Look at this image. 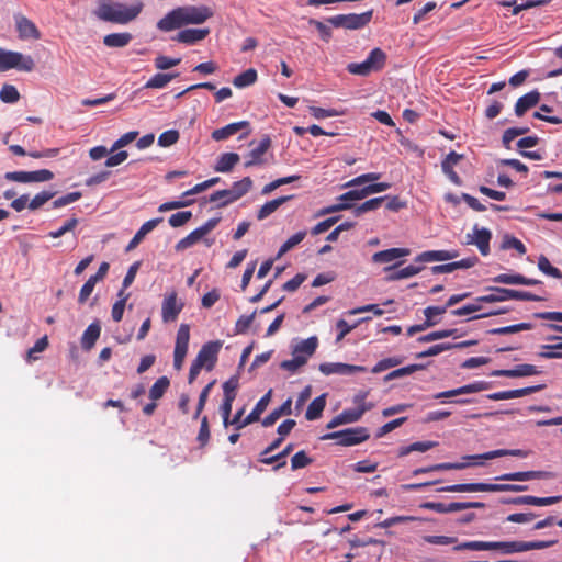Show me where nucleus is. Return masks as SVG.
Listing matches in <instances>:
<instances>
[{"label":"nucleus","mask_w":562,"mask_h":562,"mask_svg":"<svg viewBox=\"0 0 562 562\" xmlns=\"http://www.w3.org/2000/svg\"><path fill=\"white\" fill-rule=\"evenodd\" d=\"M144 9L142 0L122 2L114 0H98L93 15L103 22L125 25L136 20Z\"/></svg>","instance_id":"obj_1"},{"label":"nucleus","mask_w":562,"mask_h":562,"mask_svg":"<svg viewBox=\"0 0 562 562\" xmlns=\"http://www.w3.org/2000/svg\"><path fill=\"white\" fill-rule=\"evenodd\" d=\"M213 15L206 5H184L168 12L157 22V27L162 32H170L188 24H201Z\"/></svg>","instance_id":"obj_2"},{"label":"nucleus","mask_w":562,"mask_h":562,"mask_svg":"<svg viewBox=\"0 0 562 562\" xmlns=\"http://www.w3.org/2000/svg\"><path fill=\"white\" fill-rule=\"evenodd\" d=\"M223 346L222 340H214L204 344L193 360L189 371V383H192L199 375L200 371L205 368L207 371L213 370L216 364L220 350Z\"/></svg>","instance_id":"obj_3"},{"label":"nucleus","mask_w":562,"mask_h":562,"mask_svg":"<svg viewBox=\"0 0 562 562\" xmlns=\"http://www.w3.org/2000/svg\"><path fill=\"white\" fill-rule=\"evenodd\" d=\"M526 485L492 484V483H460L441 487L440 492L473 493V492H524Z\"/></svg>","instance_id":"obj_4"},{"label":"nucleus","mask_w":562,"mask_h":562,"mask_svg":"<svg viewBox=\"0 0 562 562\" xmlns=\"http://www.w3.org/2000/svg\"><path fill=\"white\" fill-rule=\"evenodd\" d=\"M487 290H490L491 293L486 294V295L479 296L477 302L496 303V302H505V301H509V300L539 302V301L543 300L542 296L532 294L527 291H518V290L497 288V286H491Z\"/></svg>","instance_id":"obj_5"},{"label":"nucleus","mask_w":562,"mask_h":562,"mask_svg":"<svg viewBox=\"0 0 562 562\" xmlns=\"http://www.w3.org/2000/svg\"><path fill=\"white\" fill-rule=\"evenodd\" d=\"M34 67L35 63L32 56L24 55L20 52L0 48V72L8 71L10 69L30 72Z\"/></svg>","instance_id":"obj_6"},{"label":"nucleus","mask_w":562,"mask_h":562,"mask_svg":"<svg viewBox=\"0 0 562 562\" xmlns=\"http://www.w3.org/2000/svg\"><path fill=\"white\" fill-rule=\"evenodd\" d=\"M385 60V53L380 48H374L363 61L348 64L347 70L352 75L368 76L373 71L382 69Z\"/></svg>","instance_id":"obj_7"},{"label":"nucleus","mask_w":562,"mask_h":562,"mask_svg":"<svg viewBox=\"0 0 562 562\" xmlns=\"http://www.w3.org/2000/svg\"><path fill=\"white\" fill-rule=\"evenodd\" d=\"M370 437L369 430L366 427L347 428L339 431L325 434L321 437L322 440H336L337 445L344 447H351L359 445Z\"/></svg>","instance_id":"obj_8"},{"label":"nucleus","mask_w":562,"mask_h":562,"mask_svg":"<svg viewBox=\"0 0 562 562\" xmlns=\"http://www.w3.org/2000/svg\"><path fill=\"white\" fill-rule=\"evenodd\" d=\"M272 390H269L255 405L254 409H249V414L243 419L244 408L239 409L233 417L231 424L236 427V429H241L257 420H259L260 415L267 408L270 400H271Z\"/></svg>","instance_id":"obj_9"},{"label":"nucleus","mask_w":562,"mask_h":562,"mask_svg":"<svg viewBox=\"0 0 562 562\" xmlns=\"http://www.w3.org/2000/svg\"><path fill=\"white\" fill-rule=\"evenodd\" d=\"M372 10L361 14L349 13L338 14L328 19V22L335 27H344L348 30H358L366 26L372 19Z\"/></svg>","instance_id":"obj_10"},{"label":"nucleus","mask_w":562,"mask_h":562,"mask_svg":"<svg viewBox=\"0 0 562 562\" xmlns=\"http://www.w3.org/2000/svg\"><path fill=\"white\" fill-rule=\"evenodd\" d=\"M190 339V327L187 324H181L176 338L175 351H173V367L176 370L182 368L184 358L188 352Z\"/></svg>","instance_id":"obj_11"},{"label":"nucleus","mask_w":562,"mask_h":562,"mask_svg":"<svg viewBox=\"0 0 562 562\" xmlns=\"http://www.w3.org/2000/svg\"><path fill=\"white\" fill-rule=\"evenodd\" d=\"M53 178L54 173L47 169L35 171H11L5 173V179L21 183L45 182Z\"/></svg>","instance_id":"obj_12"},{"label":"nucleus","mask_w":562,"mask_h":562,"mask_svg":"<svg viewBox=\"0 0 562 562\" xmlns=\"http://www.w3.org/2000/svg\"><path fill=\"white\" fill-rule=\"evenodd\" d=\"M15 23V30L18 32V36L22 41L29 40H40L42 34L37 26L30 19L24 16L23 14H14L13 16Z\"/></svg>","instance_id":"obj_13"},{"label":"nucleus","mask_w":562,"mask_h":562,"mask_svg":"<svg viewBox=\"0 0 562 562\" xmlns=\"http://www.w3.org/2000/svg\"><path fill=\"white\" fill-rule=\"evenodd\" d=\"M319 371L325 375H351L358 372H366L367 369L362 366L347 364L341 362H324L319 364Z\"/></svg>","instance_id":"obj_14"},{"label":"nucleus","mask_w":562,"mask_h":562,"mask_svg":"<svg viewBox=\"0 0 562 562\" xmlns=\"http://www.w3.org/2000/svg\"><path fill=\"white\" fill-rule=\"evenodd\" d=\"M183 308V303L178 302L177 293L168 294L162 302L161 317L165 323L173 322Z\"/></svg>","instance_id":"obj_15"},{"label":"nucleus","mask_w":562,"mask_h":562,"mask_svg":"<svg viewBox=\"0 0 562 562\" xmlns=\"http://www.w3.org/2000/svg\"><path fill=\"white\" fill-rule=\"evenodd\" d=\"M488 387V383L485 381H475L473 383L465 384L463 386H460L458 389L445 391L435 394L432 397L436 400L441 398H448V397H454L462 394H471V393H477L481 391H484Z\"/></svg>","instance_id":"obj_16"},{"label":"nucleus","mask_w":562,"mask_h":562,"mask_svg":"<svg viewBox=\"0 0 562 562\" xmlns=\"http://www.w3.org/2000/svg\"><path fill=\"white\" fill-rule=\"evenodd\" d=\"M271 146V139L266 136L263 137L260 143L250 150V153L247 155L245 160V167L249 168L252 166H259L265 164V154Z\"/></svg>","instance_id":"obj_17"},{"label":"nucleus","mask_w":562,"mask_h":562,"mask_svg":"<svg viewBox=\"0 0 562 562\" xmlns=\"http://www.w3.org/2000/svg\"><path fill=\"white\" fill-rule=\"evenodd\" d=\"M542 385H535V386H528L517 390H508V391H501L491 393L487 395V398L491 401H504V400H512V398H518L526 395H529L531 393L538 392L542 389Z\"/></svg>","instance_id":"obj_18"},{"label":"nucleus","mask_w":562,"mask_h":562,"mask_svg":"<svg viewBox=\"0 0 562 562\" xmlns=\"http://www.w3.org/2000/svg\"><path fill=\"white\" fill-rule=\"evenodd\" d=\"M318 346L316 336L300 340L292 347V356H299L305 359V362L314 355Z\"/></svg>","instance_id":"obj_19"},{"label":"nucleus","mask_w":562,"mask_h":562,"mask_svg":"<svg viewBox=\"0 0 562 562\" xmlns=\"http://www.w3.org/2000/svg\"><path fill=\"white\" fill-rule=\"evenodd\" d=\"M462 159V155L456 151H450L441 162L442 172L449 178L451 182L457 186L461 184V179L453 170V167Z\"/></svg>","instance_id":"obj_20"},{"label":"nucleus","mask_w":562,"mask_h":562,"mask_svg":"<svg viewBox=\"0 0 562 562\" xmlns=\"http://www.w3.org/2000/svg\"><path fill=\"white\" fill-rule=\"evenodd\" d=\"M562 496L537 497L531 495L517 496L508 501L515 505H533V506H549L559 503Z\"/></svg>","instance_id":"obj_21"},{"label":"nucleus","mask_w":562,"mask_h":562,"mask_svg":"<svg viewBox=\"0 0 562 562\" xmlns=\"http://www.w3.org/2000/svg\"><path fill=\"white\" fill-rule=\"evenodd\" d=\"M539 371L533 364H518L513 369L508 370H496L493 372L494 376H506V378H520V376H531L538 374Z\"/></svg>","instance_id":"obj_22"},{"label":"nucleus","mask_w":562,"mask_h":562,"mask_svg":"<svg viewBox=\"0 0 562 562\" xmlns=\"http://www.w3.org/2000/svg\"><path fill=\"white\" fill-rule=\"evenodd\" d=\"M209 33V29H186L180 31L173 40L179 43L192 45L204 40Z\"/></svg>","instance_id":"obj_23"},{"label":"nucleus","mask_w":562,"mask_h":562,"mask_svg":"<svg viewBox=\"0 0 562 562\" xmlns=\"http://www.w3.org/2000/svg\"><path fill=\"white\" fill-rule=\"evenodd\" d=\"M459 256L457 250H428L419 254L416 261L432 262V261H447L454 259Z\"/></svg>","instance_id":"obj_24"},{"label":"nucleus","mask_w":562,"mask_h":562,"mask_svg":"<svg viewBox=\"0 0 562 562\" xmlns=\"http://www.w3.org/2000/svg\"><path fill=\"white\" fill-rule=\"evenodd\" d=\"M540 101V93L537 90L530 91L520 97L515 104V114L522 116L528 110L536 106Z\"/></svg>","instance_id":"obj_25"},{"label":"nucleus","mask_w":562,"mask_h":562,"mask_svg":"<svg viewBox=\"0 0 562 562\" xmlns=\"http://www.w3.org/2000/svg\"><path fill=\"white\" fill-rule=\"evenodd\" d=\"M249 123L247 121H240L227 124L224 127L217 128L212 132V138L216 142L225 140L231 136L237 134L239 131L244 128H248Z\"/></svg>","instance_id":"obj_26"},{"label":"nucleus","mask_w":562,"mask_h":562,"mask_svg":"<svg viewBox=\"0 0 562 562\" xmlns=\"http://www.w3.org/2000/svg\"><path fill=\"white\" fill-rule=\"evenodd\" d=\"M409 250L406 248H390L386 250L378 251L372 255L374 263H390L396 259L408 256Z\"/></svg>","instance_id":"obj_27"},{"label":"nucleus","mask_w":562,"mask_h":562,"mask_svg":"<svg viewBox=\"0 0 562 562\" xmlns=\"http://www.w3.org/2000/svg\"><path fill=\"white\" fill-rule=\"evenodd\" d=\"M162 217H157L145 222L136 232L134 237L130 240L126 250L128 251L137 247L138 244L145 238V236L154 231L162 222Z\"/></svg>","instance_id":"obj_28"},{"label":"nucleus","mask_w":562,"mask_h":562,"mask_svg":"<svg viewBox=\"0 0 562 562\" xmlns=\"http://www.w3.org/2000/svg\"><path fill=\"white\" fill-rule=\"evenodd\" d=\"M474 244L482 256L490 254V241L492 239V233L488 228L479 227L474 225Z\"/></svg>","instance_id":"obj_29"},{"label":"nucleus","mask_w":562,"mask_h":562,"mask_svg":"<svg viewBox=\"0 0 562 562\" xmlns=\"http://www.w3.org/2000/svg\"><path fill=\"white\" fill-rule=\"evenodd\" d=\"M505 456H513L519 458H526L528 456V451L521 449H498L492 450L482 454H471L464 456L465 459H495Z\"/></svg>","instance_id":"obj_30"},{"label":"nucleus","mask_w":562,"mask_h":562,"mask_svg":"<svg viewBox=\"0 0 562 562\" xmlns=\"http://www.w3.org/2000/svg\"><path fill=\"white\" fill-rule=\"evenodd\" d=\"M549 476V473L543 471H524V472H513L503 474L496 480L501 481H529V480H539L546 479Z\"/></svg>","instance_id":"obj_31"},{"label":"nucleus","mask_w":562,"mask_h":562,"mask_svg":"<svg viewBox=\"0 0 562 562\" xmlns=\"http://www.w3.org/2000/svg\"><path fill=\"white\" fill-rule=\"evenodd\" d=\"M133 40L128 32L111 33L103 37V44L109 48H122L127 46Z\"/></svg>","instance_id":"obj_32"},{"label":"nucleus","mask_w":562,"mask_h":562,"mask_svg":"<svg viewBox=\"0 0 562 562\" xmlns=\"http://www.w3.org/2000/svg\"><path fill=\"white\" fill-rule=\"evenodd\" d=\"M486 550H497L502 554L520 553V541H486Z\"/></svg>","instance_id":"obj_33"},{"label":"nucleus","mask_w":562,"mask_h":562,"mask_svg":"<svg viewBox=\"0 0 562 562\" xmlns=\"http://www.w3.org/2000/svg\"><path fill=\"white\" fill-rule=\"evenodd\" d=\"M101 334V327L99 323H91L82 334L81 337V347L85 350H90L94 346L95 341L99 339Z\"/></svg>","instance_id":"obj_34"},{"label":"nucleus","mask_w":562,"mask_h":562,"mask_svg":"<svg viewBox=\"0 0 562 562\" xmlns=\"http://www.w3.org/2000/svg\"><path fill=\"white\" fill-rule=\"evenodd\" d=\"M239 159V155L236 153H224L218 157L214 170L217 172H229Z\"/></svg>","instance_id":"obj_35"},{"label":"nucleus","mask_w":562,"mask_h":562,"mask_svg":"<svg viewBox=\"0 0 562 562\" xmlns=\"http://www.w3.org/2000/svg\"><path fill=\"white\" fill-rule=\"evenodd\" d=\"M326 406V394L315 397L307 406L305 417L307 420H316L322 416Z\"/></svg>","instance_id":"obj_36"},{"label":"nucleus","mask_w":562,"mask_h":562,"mask_svg":"<svg viewBox=\"0 0 562 562\" xmlns=\"http://www.w3.org/2000/svg\"><path fill=\"white\" fill-rule=\"evenodd\" d=\"M292 400L288 398L280 407L272 411L262 419V426H272L282 415H290L292 413Z\"/></svg>","instance_id":"obj_37"},{"label":"nucleus","mask_w":562,"mask_h":562,"mask_svg":"<svg viewBox=\"0 0 562 562\" xmlns=\"http://www.w3.org/2000/svg\"><path fill=\"white\" fill-rule=\"evenodd\" d=\"M290 199H292V195L280 196L265 203L258 211L257 218L259 221L265 220L266 217L274 213L282 204H284Z\"/></svg>","instance_id":"obj_38"},{"label":"nucleus","mask_w":562,"mask_h":562,"mask_svg":"<svg viewBox=\"0 0 562 562\" xmlns=\"http://www.w3.org/2000/svg\"><path fill=\"white\" fill-rule=\"evenodd\" d=\"M179 76L178 72L162 74L158 72L154 75L145 85L148 89H161L165 88L172 79Z\"/></svg>","instance_id":"obj_39"},{"label":"nucleus","mask_w":562,"mask_h":562,"mask_svg":"<svg viewBox=\"0 0 562 562\" xmlns=\"http://www.w3.org/2000/svg\"><path fill=\"white\" fill-rule=\"evenodd\" d=\"M257 71L254 68H249L244 72L237 75L233 79V85L238 89L247 88L257 81Z\"/></svg>","instance_id":"obj_40"},{"label":"nucleus","mask_w":562,"mask_h":562,"mask_svg":"<svg viewBox=\"0 0 562 562\" xmlns=\"http://www.w3.org/2000/svg\"><path fill=\"white\" fill-rule=\"evenodd\" d=\"M371 404H362L356 408L344 409L340 414L345 424H352L361 419L362 415L371 409Z\"/></svg>","instance_id":"obj_41"},{"label":"nucleus","mask_w":562,"mask_h":562,"mask_svg":"<svg viewBox=\"0 0 562 562\" xmlns=\"http://www.w3.org/2000/svg\"><path fill=\"white\" fill-rule=\"evenodd\" d=\"M251 187L252 180L249 177H245L244 179L234 182L228 191L232 193V198L235 202L244 196L251 189Z\"/></svg>","instance_id":"obj_42"},{"label":"nucleus","mask_w":562,"mask_h":562,"mask_svg":"<svg viewBox=\"0 0 562 562\" xmlns=\"http://www.w3.org/2000/svg\"><path fill=\"white\" fill-rule=\"evenodd\" d=\"M203 237H204V235L198 227L176 244V250L177 251L186 250V249L190 248L191 246H193L194 244H196Z\"/></svg>","instance_id":"obj_43"},{"label":"nucleus","mask_w":562,"mask_h":562,"mask_svg":"<svg viewBox=\"0 0 562 562\" xmlns=\"http://www.w3.org/2000/svg\"><path fill=\"white\" fill-rule=\"evenodd\" d=\"M170 385L167 376H160L149 390V397L151 401H157L162 397Z\"/></svg>","instance_id":"obj_44"},{"label":"nucleus","mask_w":562,"mask_h":562,"mask_svg":"<svg viewBox=\"0 0 562 562\" xmlns=\"http://www.w3.org/2000/svg\"><path fill=\"white\" fill-rule=\"evenodd\" d=\"M532 328V324L530 323H519L515 325H509L505 327H497L490 330L492 335H509L516 334L522 330H530Z\"/></svg>","instance_id":"obj_45"},{"label":"nucleus","mask_w":562,"mask_h":562,"mask_svg":"<svg viewBox=\"0 0 562 562\" xmlns=\"http://www.w3.org/2000/svg\"><path fill=\"white\" fill-rule=\"evenodd\" d=\"M293 450V445L292 443H289L281 452H279L278 454H274V456H271V457H266V458H262L261 459V462L265 463V464H273L274 462H279L276 467H274V470H278L279 468L283 467L286 464V461H285V457L288 454H290V452Z\"/></svg>","instance_id":"obj_46"},{"label":"nucleus","mask_w":562,"mask_h":562,"mask_svg":"<svg viewBox=\"0 0 562 562\" xmlns=\"http://www.w3.org/2000/svg\"><path fill=\"white\" fill-rule=\"evenodd\" d=\"M209 202L215 203L217 207H224L234 202L232 193L226 190H218L212 193L209 198Z\"/></svg>","instance_id":"obj_47"},{"label":"nucleus","mask_w":562,"mask_h":562,"mask_svg":"<svg viewBox=\"0 0 562 562\" xmlns=\"http://www.w3.org/2000/svg\"><path fill=\"white\" fill-rule=\"evenodd\" d=\"M385 199H387V196L370 199V200L363 202L362 204H360L359 206L355 207L353 213L356 216H359L369 211L376 210L381 206V204L385 201Z\"/></svg>","instance_id":"obj_48"},{"label":"nucleus","mask_w":562,"mask_h":562,"mask_svg":"<svg viewBox=\"0 0 562 562\" xmlns=\"http://www.w3.org/2000/svg\"><path fill=\"white\" fill-rule=\"evenodd\" d=\"M423 368L424 367L422 364H409V366H406V367L393 370L392 372H390L389 374H386L384 376V381L389 382V381L394 380V379H400V378L409 375V374H412V373H414V372H416V371H418V370H420Z\"/></svg>","instance_id":"obj_49"},{"label":"nucleus","mask_w":562,"mask_h":562,"mask_svg":"<svg viewBox=\"0 0 562 562\" xmlns=\"http://www.w3.org/2000/svg\"><path fill=\"white\" fill-rule=\"evenodd\" d=\"M306 236V232L301 231L288 238L278 251V258L299 245Z\"/></svg>","instance_id":"obj_50"},{"label":"nucleus","mask_w":562,"mask_h":562,"mask_svg":"<svg viewBox=\"0 0 562 562\" xmlns=\"http://www.w3.org/2000/svg\"><path fill=\"white\" fill-rule=\"evenodd\" d=\"M20 99L18 89L12 85H3L0 90V100L4 103H15Z\"/></svg>","instance_id":"obj_51"},{"label":"nucleus","mask_w":562,"mask_h":562,"mask_svg":"<svg viewBox=\"0 0 562 562\" xmlns=\"http://www.w3.org/2000/svg\"><path fill=\"white\" fill-rule=\"evenodd\" d=\"M447 311V306H428L424 310V315L426 317V326H434L437 324L436 317L445 314Z\"/></svg>","instance_id":"obj_52"},{"label":"nucleus","mask_w":562,"mask_h":562,"mask_svg":"<svg viewBox=\"0 0 562 562\" xmlns=\"http://www.w3.org/2000/svg\"><path fill=\"white\" fill-rule=\"evenodd\" d=\"M423 268L422 267H418V266H414V265H408L397 271H395L394 273H392L391 276H389V280L393 281V280H401V279H407V278H411L413 276H416L417 273L420 272Z\"/></svg>","instance_id":"obj_53"},{"label":"nucleus","mask_w":562,"mask_h":562,"mask_svg":"<svg viewBox=\"0 0 562 562\" xmlns=\"http://www.w3.org/2000/svg\"><path fill=\"white\" fill-rule=\"evenodd\" d=\"M55 195V192L52 191H42L37 193L27 204V207L32 211L40 209L43 206L46 202L52 200Z\"/></svg>","instance_id":"obj_54"},{"label":"nucleus","mask_w":562,"mask_h":562,"mask_svg":"<svg viewBox=\"0 0 562 562\" xmlns=\"http://www.w3.org/2000/svg\"><path fill=\"white\" fill-rule=\"evenodd\" d=\"M538 268L540 271H542L543 273L550 276V277H553V278H557V279H560L562 278V273L561 271L553 267L550 261L548 260L547 257L544 256H540L539 259H538Z\"/></svg>","instance_id":"obj_55"},{"label":"nucleus","mask_w":562,"mask_h":562,"mask_svg":"<svg viewBox=\"0 0 562 562\" xmlns=\"http://www.w3.org/2000/svg\"><path fill=\"white\" fill-rule=\"evenodd\" d=\"M403 362V358L402 357H390V358H385V359H382L380 360L373 368H372V373H380L382 371H385L390 368H393V367H396L398 364H401Z\"/></svg>","instance_id":"obj_56"},{"label":"nucleus","mask_w":562,"mask_h":562,"mask_svg":"<svg viewBox=\"0 0 562 562\" xmlns=\"http://www.w3.org/2000/svg\"><path fill=\"white\" fill-rule=\"evenodd\" d=\"M558 540H547V541H520L521 552L531 551V550H541L547 549L554 546Z\"/></svg>","instance_id":"obj_57"},{"label":"nucleus","mask_w":562,"mask_h":562,"mask_svg":"<svg viewBox=\"0 0 562 562\" xmlns=\"http://www.w3.org/2000/svg\"><path fill=\"white\" fill-rule=\"evenodd\" d=\"M503 249H515L520 255H525L527 249L526 246L516 237L506 235L502 243Z\"/></svg>","instance_id":"obj_58"},{"label":"nucleus","mask_w":562,"mask_h":562,"mask_svg":"<svg viewBox=\"0 0 562 562\" xmlns=\"http://www.w3.org/2000/svg\"><path fill=\"white\" fill-rule=\"evenodd\" d=\"M78 225V218L71 217L66 221L57 231H52L48 233V236L52 238H59L66 233L72 232Z\"/></svg>","instance_id":"obj_59"},{"label":"nucleus","mask_w":562,"mask_h":562,"mask_svg":"<svg viewBox=\"0 0 562 562\" xmlns=\"http://www.w3.org/2000/svg\"><path fill=\"white\" fill-rule=\"evenodd\" d=\"M543 351L540 352V357L544 359H562V342L557 345H544L542 346Z\"/></svg>","instance_id":"obj_60"},{"label":"nucleus","mask_w":562,"mask_h":562,"mask_svg":"<svg viewBox=\"0 0 562 562\" xmlns=\"http://www.w3.org/2000/svg\"><path fill=\"white\" fill-rule=\"evenodd\" d=\"M179 139V132L177 130H168L161 133L158 137V145L168 147L177 143Z\"/></svg>","instance_id":"obj_61"},{"label":"nucleus","mask_w":562,"mask_h":562,"mask_svg":"<svg viewBox=\"0 0 562 562\" xmlns=\"http://www.w3.org/2000/svg\"><path fill=\"white\" fill-rule=\"evenodd\" d=\"M312 462L313 460L310 457H307L305 451L301 450L291 458V468L292 470H299L307 467Z\"/></svg>","instance_id":"obj_62"},{"label":"nucleus","mask_w":562,"mask_h":562,"mask_svg":"<svg viewBox=\"0 0 562 562\" xmlns=\"http://www.w3.org/2000/svg\"><path fill=\"white\" fill-rule=\"evenodd\" d=\"M180 61H181L180 58H171V57H168L165 55H159L154 60L155 67L159 70H166L171 67H175V66L179 65Z\"/></svg>","instance_id":"obj_63"},{"label":"nucleus","mask_w":562,"mask_h":562,"mask_svg":"<svg viewBox=\"0 0 562 562\" xmlns=\"http://www.w3.org/2000/svg\"><path fill=\"white\" fill-rule=\"evenodd\" d=\"M192 217L191 211H181L172 214L168 222L169 225L172 227H180L183 226Z\"/></svg>","instance_id":"obj_64"}]
</instances>
